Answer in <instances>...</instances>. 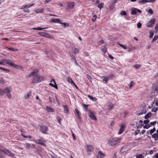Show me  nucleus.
Instances as JSON below:
<instances>
[{
    "label": "nucleus",
    "mask_w": 158,
    "mask_h": 158,
    "mask_svg": "<svg viewBox=\"0 0 158 158\" xmlns=\"http://www.w3.org/2000/svg\"><path fill=\"white\" fill-rule=\"evenodd\" d=\"M121 139V138H114L109 140V144L111 146H114L119 143Z\"/></svg>",
    "instance_id": "f03ea898"
},
{
    "label": "nucleus",
    "mask_w": 158,
    "mask_h": 158,
    "mask_svg": "<svg viewBox=\"0 0 158 158\" xmlns=\"http://www.w3.org/2000/svg\"><path fill=\"white\" fill-rule=\"evenodd\" d=\"M44 9H37L35 12L36 13H43L44 12Z\"/></svg>",
    "instance_id": "cd10ccee"
},
{
    "label": "nucleus",
    "mask_w": 158,
    "mask_h": 158,
    "mask_svg": "<svg viewBox=\"0 0 158 158\" xmlns=\"http://www.w3.org/2000/svg\"><path fill=\"white\" fill-rule=\"evenodd\" d=\"M118 44L120 47L123 48L125 49H126L127 48V47L125 45H123V44Z\"/></svg>",
    "instance_id": "de8ad7c7"
},
{
    "label": "nucleus",
    "mask_w": 158,
    "mask_h": 158,
    "mask_svg": "<svg viewBox=\"0 0 158 158\" xmlns=\"http://www.w3.org/2000/svg\"><path fill=\"white\" fill-rule=\"evenodd\" d=\"M105 154L102 153L101 151H99L96 155V158H104L105 156Z\"/></svg>",
    "instance_id": "4468645a"
},
{
    "label": "nucleus",
    "mask_w": 158,
    "mask_h": 158,
    "mask_svg": "<svg viewBox=\"0 0 158 158\" xmlns=\"http://www.w3.org/2000/svg\"><path fill=\"white\" fill-rule=\"evenodd\" d=\"M144 153L143 154H138L136 156V158H143L144 156H143Z\"/></svg>",
    "instance_id": "c85d7f7f"
},
{
    "label": "nucleus",
    "mask_w": 158,
    "mask_h": 158,
    "mask_svg": "<svg viewBox=\"0 0 158 158\" xmlns=\"http://www.w3.org/2000/svg\"><path fill=\"white\" fill-rule=\"evenodd\" d=\"M149 122V120L147 119L146 120H145L143 121V123L144 124H147Z\"/></svg>",
    "instance_id": "603ef678"
},
{
    "label": "nucleus",
    "mask_w": 158,
    "mask_h": 158,
    "mask_svg": "<svg viewBox=\"0 0 158 158\" xmlns=\"http://www.w3.org/2000/svg\"><path fill=\"white\" fill-rule=\"evenodd\" d=\"M100 44H104V41L103 40H100L99 42Z\"/></svg>",
    "instance_id": "e2e57ef3"
},
{
    "label": "nucleus",
    "mask_w": 158,
    "mask_h": 158,
    "mask_svg": "<svg viewBox=\"0 0 158 158\" xmlns=\"http://www.w3.org/2000/svg\"><path fill=\"white\" fill-rule=\"evenodd\" d=\"M4 94V91L0 89V95H2Z\"/></svg>",
    "instance_id": "5fc2aeb1"
},
{
    "label": "nucleus",
    "mask_w": 158,
    "mask_h": 158,
    "mask_svg": "<svg viewBox=\"0 0 158 158\" xmlns=\"http://www.w3.org/2000/svg\"><path fill=\"white\" fill-rule=\"evenodd\" d=\"M57 120L58 121L59 123L60 124V121L61 120V118L59 117H57L56 118Z\"/></svg>",
    "instance_id": "3c124183"
},
{
    "label": "nucleus",
    "mask_w": 158,
    "mask_h": 158,
    "mask_svg": "<svg viewBox=\"0 0 158 158\" xmlns=\"http://www.w3.org/2000/svg\"><path fill=\"white\" fill-rule=\"evenodd\" d=\"M148 14H150L151 15L153 14V11L152 9H150L148 11Z\"/></svg>",
    "instance_id": "a18cd8bd"
},
{
    "label": "nucleus",
    "mask_w": 158,
    "mask_h": 158,
    "mask_svg": "<svg viewBox=\"0 0 158 158\" xmlns=\"http://www.w3.org/2000/svg\"><path fill=\"white\" fill-rule=\"evenodd\" d=\"M88 96L90 100H92L93 101H95L97 99L96 98L93 97L90 95H88Z\"/></svg>",
    "instance_id": "2f4dec72"
},
{
    "label": "nucleus",
    "mask_w": 158,
    "mask_h": 158,
    "mask_svg": "<svg viewBox=\"0 0 158 158\" xmlns=\"http://www.w3.org/2000/svg\"><path fill=\"white\" fill-rule=\"evenodd\" d=\"M72 135L73 138V139L75 140L76 139V136L72 132Z\"/></svg>",
    "instance_id": "680f3d73"
},
{
    "label": "nucleus",
    "mask_w": 158,
    "mask_h": 158,
    "mask_svg": "<svg viewBox=\"0 0 158 158\" xmlns=\"http://www.w3.org/2000/svg\"><path fill=\"white\" fill-rule=\"evenodd\" d=\"M156 123V121H155L153 122H151L150 123V125L152 126H154Z\"/></svg>",
    "instance_id": "6e6d98bb"
},
{
    "label": "nucleus",
    "mask_w": 158,
    "mask_h": 158,
    "mask_svg": "<svg viewBox=\"0 0 158 158\" xmlns=\"http://www.w3.org/2000/svg\"><path fill=\"white\" fill-rule=\"evenodd\" d=\"M121 14L122 15H127V13L125 11H123L121 12Z\"/></svg>",
    "instance_id": "864d4df0"
},
{
    "label": "nucleus",
    "mask_w": 158,
    "mask_h": 158,
    "mask_svg": "<svg viewBox=\"0 0 158 158\" xmlns=\"http://www.w3.org/2000/svg\"><path fill=\"white\" fill-rule=\"evenodd\" d=\"M51 22L53 23H60L61 21L60 19H53L51 20Z\"/></svg>",
    "instance_id": "aec40b11"
},
{
    "label": "nucleus",
    "mask_w": 158,
    "mask_h": 158,
    "mask_svg": "<svg viewBox=\"0 0 158 158\" xmlns=\"http://www.w3.org/2000/svg\"><path fill=\"white\" fill-rule=\"evenodd\" d=\"M48 28V27H45V28H41L40 27H35L33 28V29L34 30H42L44 29H47Z\"/></svg>",
    "instance_id": "393cba45"
},
{
    "label": "nucleus",
    "mask_w": 158,
    "mask_h": 158,
    "mask_svg": "<svg viewBox=\"0 0 158 158\" xmlns=\"http://www.w3.org/2000/svg\"><path fill=\"white\" fill-rule=\"evenodd\" d=\"M155 92H158V87H156L155 88Z\"/></svg>",
    "instance_id": "338daca9"
},
{
    "label": "nucleus",
    "mask_w": 158,
    "mask_h": 158,
    "mask_svg": "<svg viewBox=\"0 0 158 158\" xmlns=\"http://www.w3.org/2000/svg\"><path fill=\"white\" fill-rule=\"evenodd\" d=\"M67 81L69 83L73 84L74 86H75L76 88H77V86L70 77H68Z\"/></svg>",
    "instance_id": "a211bd4d"
},
{
    "label": "nucleus",
    "mask_w": 158,
    "mask_h": 158,
    "mask_svg": "<svg viewBox=\"0 0 158 158\" xmlns=\"http://www.w3.org/2000/svg\"><path fill=\"white\" fill-rule=\"evenodd\" d=\"M146 110H143V111H142L140 112L137 113L136 114V115H137L139 116L143 114H145L146 113Z\"/></svg>",
    "instance_id": "bb28decb"
},
{
    "label": "nucleus",
    "mask_w": 158,
    "mask_h": 158,
    "mask_svg": "<svg viewBox=\"0 0 158 158\" xmlns=\"http://www.w3.org/2000/svg\"><path fill=\"white\" fill-rule=\"evenodd\" d=\"M35 142L38 144H39L42 146H45V141L40 139L35 140Z\"/></svg>",
    "instance_id": "9b49d317"
},
{
    "label": "nucleus",
    "mask_w": 158,
    "mask_h": 158,
    "mask_svg": "<svg viewBox=\"0 0 158 158\" xmlns=\"http://www.w3.org/2000/svg\"><path fill=\"white\" fill-rule=\"evenodd\" d=\"M5 83L3 79H0V83L3 84Z\"/></svg>",
    "instance_id": "bf43d9fd"
},
{
    "label": "nucleus",
    "mask_w": 158,
    "mask_h": 158,
    "mask_svg": "<svg viewBox=\"0 0 158 158\" xmlns=\"http://www.w3.org/2000/svg\"><path fill=\"white\" fill-rule=\"evenodd\" d=\"M75 115L78 117V118L80 119V114L78 110H77V109H75Z\"/></svg>",
    "instance_id": "5701e85b"
},
{
    "label": "nucleus",
    "mask_w": 158,
    "mask_h": 158,
    "mask_svg": "<svg viewBox=\"0 0 158 158\" xmlns=\"http://www.w3.org/2000/svg\"><path fill=\"white\" fill-rule=\"evenodd\" d=\"M156 128L155 127H153L152 129H151L150 131V135H152L153 132H154L156 131Z\"/></svg>",
    "instance_id": "e433bc0d"
},
{
    "label": "nucleus",
    "mask_w": 158,
    "mask_h": 158,
    "mask_svg": "<svg viewBox=\"0 0 158 158\" xmlns=\"http://www.w3.org/2000/svg\"><path fill=\"white\" fill-rule=\"evenodd\" d=\"M139 2L142 4H144L146 3L149 2V1L148 0H138Z\"/></svg>",
    "instance_id": "412c9836"
},
{
    "label": "nucleus",
    "mask_w": 158,
    "mask_h": 158,
    "mask_svg": "<svg viewBox=\"0 0 158 158\" xmlns=\"http://www.w3.org/2000/svg\"><path fill=\"white\" fill-rule=\"evenodd\" d=\"M50 82L51 83L49 84V85L56 89H57V85H56V81L54 79L52 80Z\"/></svg>",
    "instance_id": "6e6552de"
},
{
    "label": "nucleus",
    "mask_w": 158,
    "mask_h": 158,
    "mask_svg": "<svg viewBox=\"0 0 158 158\" xmlns=\"http://www.w3.org/2000/svg\"><path fill=\"white\" fill-rule=\"evenodd\" d=\"M86 148L88 152H92L94 149L93 147L90 145H87Z\"/></svg>",
    "instance_id": "ddd939ff"
},
{
    "label": "nucleus",
    "mask_w": 158,
    "mask_h": 158,
    "mask_svg": "<svg viewBox=\"0 0 158 158\" xmlns=\"http://www.w3.org/2000/svg\"><path fill=\"white\" fill-rule=\"evenodd\" d=\"M4 154H5L11 157H14V154L12 153L11 151L9 150L6 149H4Z\"/></svg>",
    "instance_id": "39448f33"
},
{
    "label": "nucleus",
    "mask_w": 158,
    "mask_h": 158,
    "mask_svg": "<svg viewBox=\"0 0 158 158\" xmlns=\"http://www.w3.org/2000/svg\"><path fill=\"white\" fill-rule=\"evenodd\" d=\"M30 96V94H28L27 95L25 96V98L26 99L28 98Z\"/></svg>",
    "instance_id": "13d9d810"
},
{
    "label": "nucleus",
    "mask_w": 158,
    "mask_h": 158,
    "mask_svg": "<svg viewBox=\"0 0 158 158\" xmlns=\"http://www.w3.org/2000/svg\"><path fill=\"white\" fill-rule=\"evenodd\" d=\"M142 26V24L140 22L138 23H137V27L138 28H140Z\"/></svg>",
    "instance_id": "4d7b16f0"
},
{
    "label": "nucleus",
    "mask_w": 158,
    "mask_h": 158,
    "mask_svg": "<svg viewBox=\"0 0 158 158\" xmlns=\"http://www.w3.org/2000/svg\"><path fill=\"white\" fill-rule=\"evenodd\" d=\"M151 115V113L150 112L148 113L147 114H146L145 116H144V118L145 119H147L149 118Z\"/></svg>",
    "instance_id": "b1692460"
},
{
    "label": "nucleus",
    "mask_w": 158,
    "mask_h": 158,
    "mask_svg": "<svg viewBox=\"0 0 158 158\" xmlns=\"http://www.w3.org/2000/svg\"><path fill=\"white\" fill-rule=\"evenodd\" d=\"M104 5V3H101L100 4H99L98 5V7L101 9L103 8Z\"/></svg>",
    "instance_id": "f704fd0d"
},
{
    "label": "nucleus",
    "mask_w": 158,
    "mask_h": 158,
    "mask_svg": "<svg viewBox=\"0 0 158 158\" xmlns=\"http://www.w3.org/2000/svg\"><path fill=\"white\" fill-rule=\"evenodd\" d=\"M38 34L42 36L45 37L47 38H50L51 36L49 34L44 32H39Z\"/></svg>",
    "instance_id": "f8f14e48"
},
{
    "label": "nucleus",
    "mask_w": 158,
    "mask_h": 158,
    "mask_svg": "<svg viewBox=\"0 0 158 158\" xmlns=\"http://www.w3.org/2000/svg\"><path fill=\"white\" fill-rule=\"evenodd\" d=\"M0 70H2L3 71H6V72H8L9 71V69H6L1 67H0Z\"/></svg>",
    "instance_id": "4c0bfd02"
},
{
    "label": "nucleus",
    "mask_w": 158,
    "mask_h": 158,
    "mask_svg": "<svg viewBox=\"0 0 158 158\" xmlns=\"http://www.w3.org/2000/svg\"><path fill=\"white\" fill-rule=\"evenodd\" d=\"M152 137L154 138L155 140H158V134L157 133H155L152 135Z\"/></svg>",
    "instance_id": "a878e982"
},
{
    "label": "nucleus",
    "mask_w": 158,
    "mask_h": 158,
    "mask_svg": "<svg viewBox=\"0 0 158 158\" xmlns=\"http://www.w3.org/2000/svg\"><path fill=\"white\" fill-rule=\"evenodd\" d=\"M39 70L37 69H35L34 71L30 74L28 77H33L32 79V82L34 83H37L41 82L43 80L44 77L39 75H36L39 72Z\"/></svg>",
    "instance_id": "f257e3e1"
},
{
    "label": "nucleus",
    "mask_w": 158,
    "mask_h": 158,
    "mask_svg": "<svg viewBox=\"0 0 158 158\" xmlns=\"http://www.w3.org/2000/svg\"><path fill=\"white\" fill-rule=\"evenodd\" d=\"M141 66V65H140V64H135V65L134 66V67L136 69H138V68H139Z\"/></svg>",
    "instance_id": "c03bdc74"
},
{
    "label": "nucleus",
    "mask_w": 158,
    "mask_h": 158,
    "mask_svg": "<svg viewBox=\"0 0 158 158\" xmlns=\"http://www.w3.org/2000/svg\"><path fill=\"white\" fill-rule=\"evenodd\" d=\"M79 51V50L78 48H75L73 51V52L74 53L76 54Z\"/></svg>",
    "instance_id": "49530a36"
},
{
    "label": "nucleus",
    "mask_w": 158,
    "mask_h": 158,
    "mask_svg": "<svg viewBox=\"0 0 158 158\" xmlns=\"http://www.w3.org/2000/svg\"><path fill=\"white\" fill-rule=\"evenodd\" d=\"M60 24H61L62 26L65 27H68L69 25V24H67L65 23H60Z\"/></svg>",
    "instance_id": "c9c22d12"
},
{
    "label": "nucleus",
    "mask_w": 158,
    "mask_h": 158,
    "mask_svg": "<svg viewBox=\"0 0 158 158\" xmlns=\"http://www.w3.org/2000/svg\"><path fill=\"white\" fill-rule=\"evenodd\" d=\"M157 110H158L157 108L154 107L152 109L151 111H152V112H155Z\"/></svg>",
    "instance_id": "79ce46f5"
},
{
    "label": "nucleus",
    "mask_w": 158,
    "mask_h": 158,
    "mask_svg": "<svg viewBox=\"0 0 158 158\" xmlns=\"http://www.w3.org/2000/svg\"><path fill=\"white\" fill-rule=\"evenodd\" d=\"M3 61H5L6 63L14 68H18L19 69H21L22 68V67L20 66H18L17 65L14 64V63L11 62V60H10L8 59H4L3 60Z\"/></svg>",
    "instance_id": "7ed1b4c3"
},
{
    "label": "nucleus",
    "mask_w": 158,
    "mask_h": 158,
    "mask_svg": "<svg viewBox=\"0 0 158 158\" xmlns=\"http://www.w3.org/2000/svg\"><path fill=\"white\" fill-rule=\"evenodd\" d=\"M109 57L111 59L113 60L114 58L113 57L110 55H109Z\"/></svg>",
    "instance_id": "69168bd1"
},
{
    "label": "nucleus",
    "mask_w": 158,
    "mask_h": 158,
    "mask_svg": "<svg viewBox=\"0 0 158 158\" xmlns=\"http://www.w3.org/2000/svg\"><path fill=\"white\" fill-rule=\"evenodd\" d=\"M116 154L114 153L113 154V156L112 157V158H116Z\"/></svg>",
    "instance_id": "774afa93"
},
{
    "label": "nucleus",
    "mask_w": 158,
    "mask_h": 158,
    "mask_svg": "<svg viewBox=\"0 0 158 158\" xmlns=\"http://www.w3.org/2000/svg\"><path fill=\"white\" fill-rule=\"evenodd\" d=\"M100 77L103 81H105V83H107L109 79V77L106 76H101Z\"/></svg>",
    "instance_id": "6ab92c4d"
},
{
    "label": "nucleus",
    "mask_w": 158,
    "mask_h": 158,
    "mask_svg": "<svg viewBox=\"0 0 158 158\" xmlns=\"http://www.w3.org/2000/svg\"><path fill=\"white\" fill-rule=\"evenodd\" d=\"M67 6L69 9H72L74 6V2H68Z\"/></svg>",
    "instance_id": "f3484780"
},
{
    "label": "nucleus",
    "mask_w": 158,
    "mask_h": 158,
    "mask_svg": "<svg viewBox=\"0 0 158 158\" xmlns=\"http://www.w3.org/2000/svg\"><path fill=\"white\" fill-rule=\"evenodd\" d=\"M137 12L140 13L142 11L138 9L135 8H132L131 10V14L132 15H135L137 14Z\"/></svg>",
    "instance_id": "423d86ee"
},
{
    "label": "nucleus",
    "mask_w": 158,
    "mask_h": 158,
    "mask_svg": "<svg viewBox=\"0 0 158 158\" xmlns=\"http://www.w3.org/2000/svg\"><path fill=\"white\" fill-rule=\"evenodd\" d=\"M25 148L27 149H30L31 147L30 144L29 143L25 144Z\"/></svg>",
    "instance_id": "72a5a7b5"
},
{
    "label": "nucleus",
    "mask_w": 158,
    "mask_h": 158,
    "mask_svg": "<svg viewBox=\"0 0 158 158\" xmlns=\"http://www.w3.org/2000/svg\"><path fill=\"white\" fill-rule=\"evenodd\" d=\"M89 116L94 120H97V118L95 117L94 112L90 111L89 113Z\"/></svg>",
    "instance_id": "1a4fd4ad"
},
{
    "label": "nucleus",
    "mask_w": 158,
    "mask_h": 158,
    "mask_svg": "<svg viewBox=\"0 0 158 158\" xmlns=\"http://www.w3.org/2000/svg\"><path fill=\"white\" fill-rule=\"evenodd\" d=\"M6 49H8V50H12L13 51H15V49L13 48H7L6 47Z\"/></svg>",
    "instance_id": "09e8293b"
},
{
    "label": "nucleus",
    "mask_w": 158,
    "mask_h": 158,
    "mask_svg": "<svg viewBox=\"0 0 158 158\" xmlns=\"http://www.w3.org/2000/svg\"><path fill=\"white\" fill-rule=\"evenodd\" d=\"M4 149H0V158L4 157Z\"/></svg>",
    "instance_id": "c756f323"
},
{
    "label": "nucleus",
    "mask_w": 158,
    "mask_h": 158,
    "mask_svg": "<svg viewBox=\"0 0 158 158\" xmlns=\"http://www.w3.org/2000/svg\"><path fill=\"white\" fill-rule=\"evenodd\" d=\"M149 34H150L149 37L150 38H152L153 36L154 35L153 32V31H150Z\"/></svg>",
    "instance_id": "37998d69"
},
{
    "label": "nucleus",
    "mask_w": 158,
    "mask_h": 158,
    "mask_svg": "<svg viewBox=\"0 0 158 158\" xmlns=\"http://www.w3.org/2000/svg\"><path fill=\"white\" fill-rule=\"evenodd\" d=\"M88 105H86L84 104V107L85 108L86 110H87L88 109Z\"/></svg>",
    "instance_id": "052dcab7"
},
{
    "label": "nucleus",
    "mask_w": 158,
    "mask_h": 158,
    "mask_svg": "<svg viewBox=\"0 0 158 158\" xmlns=\"http://www.w3.org/2000/svg\"><path fill=\"white\" fill-rule=\"evenodd\" d=\"M102 51L104 53H105L106 52L107 49L106 48V46H103V48H102Z\"/></svg>",
    "instance_id": "473e14b6"
},
{
    "label": "nucleus",
    "mask_w": 158,
    "mask_h": 158,
    "mask_svg": "<svg viewBox=\"0 0 158 158\" xmlns=\"http://www.w3.org/2000/svg\"><path fill=\"white\" fill-rule=\"evenodd\" d=\"M23 11H24V12H29V10L27 9H24L23 10Z\"/></svg>",
    "instance_id": "0e129e2a"
},
{
    "label": "nucleus",
    "mask_w": 158,
    "mask_h": 158,
    "mask_svg": "<svg viewBox=\"0 0 158 158\" xmlns=\"http://www.w3.org/2000/svg\"><path fill=\"white\" fill-rule=\"evenodd\" d=\"M156 21L155 19H152L147 24V27H152L154 23Z\"/></svg>",
    "instance_id": "0eeeda50"
},
{
    "label": "nucleus",
    "mask_w": 158,
    "mask_h": 158,
    "mask_svg": "<svg viewBox=\"0 0 158 158\" xmlns=\"http://www.w3.org/2000/svg\"><path fill=\"white\" fill-rule=\"evenodd\" d=\"M125 126L123 124H122L121 125V128L120 129L118 132V134H121L125 130Z\"/></svg>",
    "instance_id": "dca6fc26"
},
{
    "label": "nucleus",
    "mask_w": 158,
    "mask_h": 158,
    "mask_svg": "<svg viewBox=\"0 0 158 158\" xmlns=\"http://www.w3.org/2000/svg\"><path fill=\"white\" fill-rule=\"evenodd\" d=\"M11 90V88H6L3 90L4 92V94L5 93L6 94L8 97L9 98H10L11 97V95L10 93Z\"/></svg>",
    "instance_id": "20e7f679"
},
{
    "label": "nucleus",
    "mask_w": 158,
    "mask_h": 158,
    "mask_svg": "<svg viewBox=\"0 0 158 158\" xmlns=\"http://www.w3.org/2000/svg\"><path fill=\"white\" fill-rule=\"evenodd\" d=\"M63 107L64 108V113H68L69 112L68 107L66 106H64Z\"/></svg>",
    "instance_id": "7c9ffc66"
},
{
    "label": "nucleus",
    "mask_w": 158,
    "mask_h": 158,
    "mask_svg": "<svg viewBox=\"0 0 158 158\" xmlns=\"http://www.w3.org/2000/svg\"><path fill=\"white\" fill-rule=\"evenodd\" d=\"M155 29L156 31L157 32L158 31V23L156 24Z\"/></svg>",
    "instance_id": "8fccbe9b"
},
{
    "label": "nucleus",
    "mask_w": 158,
    "mask_h": 158,
    "mask_svg": "<svg viewBox=\"0 0 158 158\" xmlns=\"http://www.w3.org/2000/svg\"><path fill=\"white\" fill-rule=\"evenodd\" d=\"M150 127V124H147L146 125L144 126L143 127V128L144 129H148Z\"/></svg>",
    "instance_id": "a19ab883"
},
{
    "label": "nucleus",
    "mask_w": 158,
    "mask_h": 158,
    "mask_svg": "<svg viewBox=\"0 0 158 158\" xmlns=\"http://www.w3.org/2000/svg\"><path fill=\"white\" fill-rule=\"evenodd\" d=\"M34 4H26L23 5L22 7L19 9V10L25 9V8H28L34 5Z\"/></svg>",
    "instance_id": "2eb2a0df"
},
{
    "label": "nucleus",
    "mask_w": 158,
    "mask_h": 158,
    "mask_svg": "<svg viewBox=\"0 0 158 158\" xmlns=\"http://www.w3.org/2000/svg\"><path fill=\"white\" fill-rule=\"evenodd\" d=\"M158 39V36L157 35H155L152 39V43H153L154 41Z\"/></svg>",
    "instance_id": "ea45409f"
},
{
    "label": "nucleus",
    "mask_w": 158,
    "mask_h": 158,
    "mask_svg": "<svg viewBox=\"0 0 158 158\" xmlns=\"http://www.w3.org/2000/svg\"><path fill=\"white\" fill-rule=\"evenodd\" d=\"M135 83L133 81H131L129 85V88H131L135 85Z\"/></svg>",
    "instance_id": "58836bf2"
},
{
    "label": "nucleus",
    "mask_w": 158,
    "mask_h": 158,
    "mask_svg": "<svg viewBox=\"0 0 158 158\" xmlns=\"http://www.w3.org/2000/svg\"><path fill=\"white\" fill-rule=\"evenodd\" d=\"M47 110L49 112H53L54 111L53 109L51 108L50 107L47 106L46 107Z\"/></svg>",
    "instance_id": "4be33fe9"
},
{
    "label": "nucleus",
    "mask_w": 158,
    "mask_h": 158,
    "mask_svg": "<svg viewBox=\"0 0 158 158\" xmlns=\"http://www.w3.org/2000/svg\"><path fill=\"white\" fill-rule=\"evenodd\" d=\"M40 130L44 134H46L47 133L46 132L48 130V127L44 125L41 126L40 127Z\"/></svg>",
    "instance_id": "9d476101"
}]
</instances>
